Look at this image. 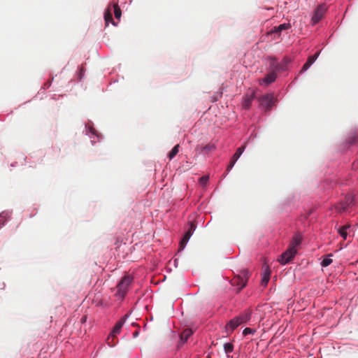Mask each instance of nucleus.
Returning <instances> with one entry per match:
<instances>
[{
	"label": "nucleus",
	"instance_id": "obj_11",
	"mask_svg": "<svg viewBox=\"0 0 358 358\" xmlns=\"http://www.w3.org/2000/svg\"><path fill=\"white\" fill-rule=\"evenodd\" d=\"M231 284L234 286H238V290H241L245 287L247 283L244 278L241 279L238 275H237L231 280Z\"/></svg>",
	"mask_w": 358,
	"mask_h": 358
},
{
	"label": "nucleus",
	"instance_id": "obj_12",
	"mask_svg": "<svg viewBox=\"0 0 358 358\" xmlns=\"http://www.w3.org/2000/svg\"><path fill=\"white\" fill-rule=\"evenodd\" d=\"M254 98H255V93L254 92H252L250 94H247L244 96V100L243 101V107L245 109L249 108L250 105H251V103H252V100L254 99Z\"/></svg>",
	"mask_w": 358,
	"mask_h": 358
},
{
	"label": "nucleus",
	"instance_id": "obj_15",
	"mask_svg": "<svg viewBox=\"0 0 358 358\" xmlns=\"http://www.w3.org/2000/svg\"><path fill=\"white\" fill-rule=\"evenodd\" d=\"M302 241V237L300 234H295L291 241V246L289 248H295L296 246L301 244Z\"/></svg>",
	"mask_w": 358,
	"mask_h": 358
},
{
	"label": "nucleus",
	"instance_id": "obj_22",
	"mask_svg": "<svg viewBox=\"0 0 358 358\" xmlns=\"http://www.w3.org/2000/svg\"><path fill=\"white\" fill-rule=\"evenodd\" d=\"M224 350L226 354L231 353L234 350V345L231 343H224Z\"/></svg>",
	"mask_w": 358,
	"mask_h": 358
},
{
	"label": "nucleus",
	"instance_id": "obj_21",
	"mask_svg": "<svg viewBox=\"0 0 358 358\" xmlns=\"http://www.w3.org/2000/svg\"><path fill=\"white\" fill-rule=\"evenodd\" d=\"M179 144H177L175 145L173 149L171 150V152L169 153V159H172L179 152Z\"/></svg>",
	"mask_w": 358,
	"mask_h": 358
},
{
	"label": "nucleus",
	"instance_id": "obj_23",
	"mask_svg": "<svg viewBox=\"0 0 358 358\" xmlns=\"http://www.w3.org/2000/svg\"><path fill=\"white\" fill-rule=\"evenodd\" d=\"M241 279L244 278L245 280V282L247 283L248 279L249 278V272L245 269H243L240 271V273L238 275Z\"/></svg>",
	"mask_w": 358,
	"mask_h": 358
},
{
	"label": "nucleus",
	"instance_id": "obj_32",
	"mask_svg": "<svg viewBox=\"0 0 358 358\" xmlns=\"http://www.w3.org/2000/svg\"><path fill=\"white\" fill-rule=\"evenodd\" d=\"M234 319H235V320H236V321H237V324H238V327H239L241 324H241V322H240L236 319V317H234Z\"/></svg>",
	"mask_w": 358,
	"mask_h": 358
},
{
	"label": "nucleus",
	"instance_id": "obj_25",
	"mask_svg": "<svg viewBox=\"0 0 358 358\" xmlns=\"http://www.w3.org/2000/svg\"><path fill=\"white\" fill-rule=\"evenodd\" d=\"M215 150V145L213 143H208L203 147V150L206 152H211Z\"/></svg>",
	"mask_w": 358,
	"mask_h": 358
},
{
	"label": "nucleus",
	"instance_id": "obj_2",
	"mask_svg": "<svg viewBox=\"0 0 358 358\" xmlns=\"http://www.w3.org/2000/svg\"><path fill=\"white\" fill-rule=\"evenodd\" d=\"M260 106L264 108L265 111L270 110L275 104V100L271 94H266L258 98Z\"/></svg>",
	"mask_w": 358,
	"mask_h": 358
},
{
	"label": "nucleus",
	"instance_id": "obj_13",
	"mask_svg": "<svg viewBox=\"0 0 358 358\" xmlns=\"http://www.w3.org/2000/svg\"><path fill=\"white\" fill-rule=\"evenodd\" d=\"M270 275H271V270L268 266L265 268V270L264 271L263 277L262 279V285L263 286H266L269 279H270Z\"/></svg>",
	"mask_w": 358,
	"mask_h": 358
},
{
	"label": "nucleus",
	"instance_id": "obj_1",
	"mask_svg": "<svg viewBox=\"0 0 358 358\" xmlns=\"http://www.w3.org/2000/svg\"><path fill=\"white\" fill-rule=\"evenodd\" d=\"M133 281V278L130 275L124 276L117 285V294L121 297H124L127 294L128 287Z\"/></svg>",
	"mask_w": 358,
	"mask_h": 358
},
{
	"label": "nucleus",
	"instance_id": "obj_19",
	"mask_svg": "<svg viewBox=\"0 0 358 358\" xmlns=\"http://www.w3.org/2000/svg\"><path fill=\"white\" fill-rule=\"evenodd\" d=\"M104 20L106 22V24L108 25L109 22H112L113 24H115L113 19V15L111 10L110 8H108L106 11L104 13Z\"/></svg>",
	"mask_w": 358,
	"mask_h": 358
},
{
	"label": "nucleus",
	"instance_id": "obj_6",
	"mask_svg": "<svg viewBox=\"0 0 358 358\" xmlns=\"http://www.w3.org/2000/svg\"><path fill=\"white\" fill-rule=\"evenodd\" d=\"M327 11V6L325 4L319 5L312 17L311 21L313 24H317L324 16V13Z\"/></svg>",
	"mask_w": 358,
	"mask_h": 358
},
{
	"label": "nucleus",
	"instance_id": "obj_27",
	"mask_svg": "<svg viewBox=\"0 0 358 358\" xmlns=\"http://www.w3.org/2000/svg\"><path fill=\"white\" fill-rule=\"evenodd\" d=\"M208 179H209V176H202L199 179V183L202 186H205L206 185L207 182L208 181Z\"/></svg>",
	"mask_w": 358,
	"mask_h": 358
},
{
	"label": "nucleus",
	"instance_id": "obj_28",
	"mask_svg": "<svg viewBox=\"0 0 358 358\" xmlns=\"http://www.w3.org/2000/svg\"><path fill=\"white\" fill-rule=\"evenodd\" d=\"M255 332L256 331L255 329L247 327L243 330V334L247 336L248 334H254Z\"/></svg>",
	"mask_w": 358,
	"mask_h": 358
},
{
	"label": "nucleus",
	"instance_id": "obj_31",
	"mask_svg": "<svg viewBox=\"0 0 358 358\" xmlns=\"http://www.w3.org/2000/svg\"><path fill=\"white\" fill-rule=\"evenodd\" d=\"M86 320H87V316H86V315H84V316H83V317H82V318H81V320H80V322H81L82 323H84V322H86Z\"/></svg>",
	"mask_w": 358,
	"mask_h": 358
},
{
	"label": "nucleus",
	"instance_id": "obj_10",
	"mask_svg": "<svg viewBox=\"0 0 358 358\" xmlns=\"http://www.w3.org/2000/svg\"><path fill=\"white\" fill-rule=\"evenodd\" d=\"M292 27L290 23H284L274 27L268 34H280L284 30H287Z\"/></svg>",
	"mask_w": 358,
	"mask_h": 358
},
{
	"label": "nucleus",
	"instance_id": "obj_29",
	"mask_svg": "<svg viewBox=\"0 0 358 358\" xmlns=\"http://www.w3.org/2000/svg\"><path fill=\"white\" fill-rule=\"evenodd\" d=\"M7 220L6 215L0 214V228L5 224Z\"/></svg>",
	"mask_w": 358,
	"mask_h": 358
},
{
	"label": "nucleus",
	"instance_id": "obj_9",
	"mask_svg": "<svg viewBox=\"0 0 358 358\" xmlns=\"http://www.w3.org/2000/svg\"><path fill=\"white\" fill-rule=\"evenodd\" d=\"M320 52H316L314 55L310 56L308 58L307 62L303 64L301 73L307 71L310 66L315 62V60L317 59Z\"/></svg>",
	"mask_w": 358,
	"mask_h": 358
},
{
	"label": "nucleus",
	"instance_id": "obj_30",
	"mask_svg": "<svg viewBox=\"0 0 358 358\" xmlns=\"http://www.w3.org/2000/svg\"><path fill=\"white\" fill-rule=\"evenodd\" d=\"M236 160H234V159H231V161L227 168V171L229 172L232 168L233 166H234V164H236Z\"/></svg>",
	"mask_w": 358,
	"mask_h": 358
},
{
	"label": "nucleus",
	"instance_id": "obj_18",
	"mask_svg": "<svg viewBox=\"0 0 358 358\" xmlns=\"http://www.w3.org/2000/svg\"><path fill=\"white\" fill-rule=\"evenodd\" d=\"M193 331L190 329H185L180 334V339L183 341H187V339L192 335Z\"/></svg>",
	"mask_w": 358,
	"mask_h": 358
},
{
	"label": "nucleus",
	"instance_id": "obj_7",
	"mask_svg": "<svg viewBox=\"0 0 358 358\" xmlns=\"http://www.w3.org/2000/svg\"><path fill=\"white\" fill-rule=\"evenodd\" d=\"M196 229V225L193 222L189 223V227L187 231L185 234L183 238L180 242V250H182L185 248L186 244L189 241L190 237L193 234L194 231Z\"/></svg>",
	"mask_w": 358,
	"mask_h": 358
},
{
	"label": "nucleus",
	"instance_id": "obj_24",
	"mask_svg": "<svg viewBox=\"0 0 358 358\" xmlns=\"http://www.w3.org/2000/svg\"><path fill=\"white\" fill-rule=\"evenodd\" d=\"M113 8H114V14H115V17L117 19H120L121 17V15H122V12H121V10H120L119 6L117 5V3H115L113 5Z\"/></svg>",
	"mask_w": 358,
	"mask_h": 358
},
{
	"label": "nucleus",
	"instance_id": "obj_5",
	"mask_svg": "<svg viewBox=\"0 0 358 358\" xmlns=\"http://www.w3.org/2000/svg\"><path fill=\"white\" fill-rule=\"evenodd\" d=\"M296 254V248H289L280 255V258L278 259V262L281 264H286L291 262V260L294 257Z\"/></svg>",
	"mask_w": 358,
	"mask_h": 358
},
{
	"label": "nucleus",
	"instance_id": "obj_3",
	"mask_svg": "<svg viewBox=\"0 0 358 358\" xmlns=\"http://www.w3.org/2000/svg\"><path fill=\"white\" fill-rule=\"evenodd\" d=\"M354 201V196L352 194H348L345 195L344 200L338 203L335 208L339 213L344 212L347 210L348 208L353 206Z\"/></svg>",
	"mask_w": 358,
	"mask_h": 358
},
{
	"label": "nucleus",
	"instance_id": "obj_20",
	"mask_svg": "<svg viewBox=\"0 0 358 358\" xmlns=\"http://www.w3.org/2000/svg\"><path fill=\"white\" fill-rule=\"evenodd\" d=\"M245 145H243V146H241L240 148H238L231 158L234 159V160L237 161L238 159L241 157V155L243 152V151L245 150Z\"/></svg>",
	"mask_w": 358,
	"mask_h": 358
},
{
	"label": "nucleus",
	"instance_id": "obj_26",
	"mask_svg": "<svg viewBox=\"0 0 358 358\" xmlns=\"http://www.w3.org/2000/svg\"><path fill=\"white\" fill-rule=\"evenodd\" d=\"M332 263V259L329 257H325L321 262V265L323 267H327Z\"/></svg>",
	"mask_w": 358,
	"mask_h": 358
},
{
	"label": "nucleus",
	"instance_id": "obj_4",
	"mask_svg": "<svg viewBox=\"0 0 358 358\" xmlns=\"http://www.w3.org/2000/svg\"><path fill=\"white\" fill-rule=\"evenodd\" d=\"M124 323V319H122L120 321H118L115 327L113 329L112 332L110 333V336H108L107 341L108 344L110 346H113L115 344V342L114 341V339L116 338V336L120 334V330Z\"/></svg>",
	"mask_w": 358,
	"mask_h": 358
},
{
	"label": "nucleus",
	"instance_id": "obj_16",
	"mask_svg": "<svg viewBox=\"0 0 358 358\" xmlns=\"http://www.w3.org/2000/svg\"><path fill=\"white\" fill-rule=\"evenodd\" d=\"M276 77V73L274 71H272L266 76L264 79V82L267 84H271L275 80Z\"/></svg>",
	"mask_w": 358,
	"mask_h": 358
},
{
	"label": "nucleus",
	"instance_id": "obj_14",
	"mask_svg": "<svg viewBox=\"0 0 358 358\" xmlns=\"http://www.w3.org/2000/svg\"><path fill=\"white\" fill-rule=\"evenodd\" d=\"M238 327V325L237 324V321L235 320L234 318H233L226 324V330L227 333H231Z\"/></svg>",
	"mask_w": 358,
	"mask_h": 358
},
{
	"label": "nucleus",
	"instance_id": "obj_8",
	"mask_svg": "<svg viewBox=\"0 0 358 358\" xmlns=\"http://www.w3.org/2000/svg\"><path fill=\"white\" fill-rule=\"evenodd\" d=\"M252 310L250 309L245 310L238 316H236V319L241 323L244 324L249 321L251 318Z\"/></svg>",
	"mask_w": 358,
	"mask_h": 358
},
{
	"label": "nucleus",
	"instance_id": "obj_17",
	"mask_svg": "<svg viewBox=\"0 0 358 358\" xmlns=\"http://www.w3.org/2000/svg\"><path fill=\"white\" fill-rule=\"evenodd\" d=\"M350 227V224H345L341 228L338 229V233L343 237L344 240L347 238L348 231L347 230Z\"/></svg>",
	"mask_w": 358,
	"mask_h": 358
}]
</instances>
